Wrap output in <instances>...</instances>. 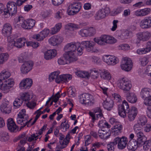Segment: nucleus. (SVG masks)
<instances>
[{
    "label": "nucleus",
    "instance_id": "1",
    "mask_svg": "<svg viewBox=\"0 0 151 151\" xmlns=\"http://www.w3.org/2000/svg\"><path fill=\"white\" fill-rule=\"evenodd\" d=\"M84 48V47L81 46V44L79 42H70L67 44L65 46L64 50L65 53L64 54L67 58L69 57L71 58L72 57L74 60L76 61L77 59L75 56V54L77 52L78 55H81L83 53V51Z\"/></svg>",
    "mask_w": 151,
    "mask_h": 151
},
{
    "label": "nucleus",
    "instance_id": "2",
    "mask_svg": "<svg viewBox=\"0 0 151 151\" xmlns=\"http://www.w3.org/2000/svg\"><path fill=\"white\" fill-rule=\"evenodd\" d=\"M29 117L27 114L26 113L25 110L22 109L19 113L17 118V122L18 124L23 125V127L27 125L29 127V123L32 120V118L28 121Z\"/></svg>",
    "mask_w": 151,
    "mask_h": 151
},
{
    "label": "nucleus",
    "instance_id": "3",
    "mask_svg": "<svg viewBox=\"0 0 151 151\" xmlns=\"http://www.w3.org/2000/svg\"><path fill=\"white\" fill-rule=\"evenodd\" d=\"M79 97L80 103L86 106H93L95 103L94 97L90 94L84 93L80 95Z\"/></svg>",
    "mask_w": 151,
    "mask_h": 151
},
{
    "label": "nucleus",
    "instance_id": "4",
    "mask_svg": "<svg viewBox=\"0 0 151 151\" xmlns=\"http://www.w3.org/2000/svg\"><path fill=\"white\" fill-rule=\"evenodd\" d=\"M117 86L125 92L129 91L132 87L131 82L126 78H123L118 80Z\"/></svg>",
    "mask_w": 151,
    "mask_h": 151
},
{
    "label": "nucleus",
    "instance_id": "5",
    "mask_svg": "<svg viewBox=\"0 0 151 151\" xmlns=\"http://www.w3.org/2000/svg\"><path fill=\"white\" fill-rule=\"evenodd\" d=\"M7 9H4V14H6L9 13L12 16L16 14L17 11V6L16 3L13 1H9L7 4Z\"/></svg>",
    "mask_w": 151,
    "mask_h": 151
},
{
    "label": "nucleus",
    "instance_id": "6",
    "mask_svg": "<svg viewBox=\"0 0 151 151\" xmlns=\"http://www.w3.org/2000/svg\"><path fill=\"white\" fill-rule=\"evenodd\" d=\"M81 46L83 45L85 47L86 50L89 52L97 53L98 50L94 47L96 43L91 41H83L81 42Z\"/></svg>",
    "mask_w": 151,
    "mask_h": 151
},
{
    "label": "nucleus",
    "instance_id": "7",
    "mask_svg": "<svg viewBox=\"0 0 151 151\" xmlns=\"http://www.w3.org/2000/svg\"><path fill=\"white\" fill-rule=\"evenodd\" d=\"M104 62L109 65H114L118 63V59L114 56L110 55H104L102 58Z\"/></svg>",
    "mask_w": 151,
    "mask_h": 151
},
{
    "label": "nucleus",
    "instance_id": "8",
    "mask_svg": "<svg viewBox=\"0 0 151 151\" xmlns=\"http://www.w3.org/2000/svg\"><path fill=\"white\" fill-rule=\"evenodd\" d=\"M122 69L126 71H129L132 69V63L131 59L127 57L124 58H122L121 65Z\"/></svg>",
    "mask_w": 151,
    "mask_h": 151
},
{
    "label": "nucleus",
    "instance_id": "9",
    "mask_svg": "<svg viewBox=\"0 0 151 151\" xmlns=\"http://www.w3.org/2000/svg\"><path fill=\"white\" fill-rule=\"evenodd\" d=\"M129 109L128 104L125 100L123 101L122 105L118 106L119 114L121 116L124 118L126 116V112Z\"/></svg>",
    "mask_w": 151,
    "mask_h": 151
},
{
    "label": "nucleus",
    "instance_id": "10",
    "mask_svg": "<svg viewBox=\"0 0 151 151\" xmlns=\"http://www.w3.org/2000/svg\"><path fill=\"white\" fill-rule=\"evenodd\" d=\"M110 12L109 8L106 6L104 9H102L99 10L95 16V19L99 20L105 17L107 14Z\"/></svg>",
    "mask_w": 151,
    "mask_h": 151
},
{
    "label": "nucleus",
    "instance_id": "11",
    "mask_svg": "<svg viewBox=\"0 0 151 151\" xmlns=\"http://www.w3.org/2000/svg\"><path fill=\"white\" fill-rule=\"evenodd\" d=\"M95 32V30L93 27L82 29L79 32L80 35L83 37H87L93 35Z\"/></svg>",
    "mask_w": 151,
    "mask_h": 151
},
{
    "label": "nucleus",
    "instance_id": "12",
    "mask_svg": "<svg viewBox=\"0 0 151 151\" xmlns=\"http://www.w3.org/2000/svg\"><path fill=\"white\" fill-rule=\"evenodd\" d=\"M34 64L32 61H29L24 63L20 68L21 73L23 74H26L32 69Z\"/></svg>",
    "mask_w": 151,
    "mask_h": 151
},
{
    "label": "nucleus",
    "instance_id": "13",
    "mask_svg": "<svg viewBox=\"0 0 151 151\" xmlns=\"http://www.w3.org/2000/svg\"><path fill=\"white\" fill-rule=\"evenodd\" d=\"M70 8L73 10H71L68 12L69 15H73L78 13L81 8V4L78 2H76L71 4L69 6Z\"/></svg>",
    "mask_w": 151,
    "mask_h": 151
},
{
    "label": "nucleus",
    "instance_id": "14",
    "mask_svg": "<svg viewBox=\"0 0 151 151\" xmlns=\"http://www.w3.org/2000/svg\"><path fill=\"white\" fill-rule=\"evenodd\" d=\"M12 29L11 25L9 23H6L3 25L2 33L4 36L7 37L8 40L10 38V36L12 33Z\"/></svg>",
    "mask_w": 151,
    "mask_h": 151
},
{
    "label": "nucleus",
    "instance_id": "15",
    "mask_svg": "<svg viewBox=\"0 0 151 151\" xmlns=\"http://www.w3.org/2000/svg\"><path fill=\"white\" fill-rule=\"evenodd\" d=\"M115 139L117 141L116 144H118L117 146L119 149L122 150L125 148L128 142L127 137H122L121 138L117 137Z\"/></svg>",
    "mask_w": 151,
    "mask_h": 151
},
{
    "label": "nucleus",
    "instance_id": "16",
    "mask_svg": "<svg viewBox=\"0 0 151 151\" xmlns=\"http://www.w3.org/2000/svg\"><path fill=\"white\" fill-rule=\"evenodd\" d=\"M32 79L26 78L22 80L19 83V88L22 89H29L32 86Z\"/></svg>",
    "mask_w": 151,
    "mask_h": 151
},
{
    "label": "nucleus",
    "instance_id": "17",
    "mask_svg": "<svg viewBox=\"0 0 151 151\" xmlns=\"http://www.w3.org/2000/svg\"><path fill=\"white\" fill-rule=\"evenodd\" d=\"M142 29H147L151 27V17H147L142 19L139 23Z\"/></svg>",
    "mask_w": 151,
    "mask_h": 151
},
{
    "label": "nucleus",
    "instance_id": "18",
    "mask_svg": "<svg viewBox=\"0 0 151 151\" xmlns=\"http://www.w3.org/2000/svg\"><path fill=\"white\" fill-rule=\"evenodd\" d=\"M138 39L139 40L145 41H147L151 36V33L148 31L140 32L137 34Z\"/></svg>",
    "mask_w": 151,
    "mask_h": 151
},
{
    "label": "nucleus",
    "instance_id": "19",
    "mask_svg": "<svg viewBox=\"0 0 151 151\" xmlns=\"http://www.w3.org/2000/svg\"><path fill=\"white\" fill-rule=\"evenodd\" d=\"M5 82L6 83L3 84L1 89L4 91V93H7L9 91L10 89L13 86L14 82L12 79L10 78L6 80Z\"/></svg>",
    "mask_w": 151,
    "mask_h": 151
},
{
    "label": "nucleus",
    "instance_id": "20",
    "mask_svg": "<svg viewBox=\"0 0 151 151\" xmlns=\"http://www.w3.org/2000/svg\"><path fill=\"white\" fill-rule=\"evenodd\" d=\"M8 129L11 132H16L18 131V127L14 121L13 119L9 118L7 120V123Z\"/></svg>",
    "mask_w": 151,
    "mask_h": 151
},
{
    "label": "nucleus",
    "instance_id": "21",
    "mask_svg": "<svg viewBox=\"0 0 151 151\" xmlns=\"http://www.w3.org/2000/svg\"><path fill=\"white\" fill-rule=\"evenodd\" d=\"M137 113V110L135 107H132L126 112L129 120L131 121L134 120Z\"/></svg>",
    "mask_w": 151,
    "mask_h": 151
},
{
    "label": "nucleus",
    "instance_id": "22",
    "mask_svg": "<svg viewBox=\"0 0 151 151\" xmlns=\"http://www.w3.org/2000/svg\"><path fill=\"white\" fill-rule=\"evenodd\" d=\"M57 55V51L55 49L48 50L44 53V58L46 60H49L55 57Z\"/></svg>",
    "mask_w": 151,
    "mask_h": 151
},
{
    "label": "nucleus",
    "instance_id": "23",
    "mask_svg": "<svg viewBox=\"0 0 151 151\" xmlns=\"http://www.w3.org/2000/svg\"><path fill=\"white\" fill-rule=\"evenodd\" d=\"M1 111L5 114H9L12 111V107L8 101L4 102L1 105Z\"/></svg>",
    "mask_w": 151,
    "mask_h": 151
},
{
    "label": "nucleus",
    "instance_id": "24",
    "mask_svg": "<svg viewBox=\"0 0 151 151\" xmlns=\"http://www.w3.org/2000/svg\"><path fill=\"white\" fill-rule=\"evenodd\" d=\"M151 9L149 8H146L139 9L134 12V14L138 17H142L147 15L150 12Z\"/></svg>",
    "mask_w": 151,
    "mask_h": 151
},
{
    "label": "nucleus",
    "instance_id": "25",
    "mask_svg": "<svg viewBox=\"0 0 151 151\" xmlns=\"http://www.w3.org/2000/svg\"><path fill=\"white\" fill-rule=\"evenodd\" d=\"M63 56L64 59L60 58L58 60V62L59 64L64 65L65 64H69L71 63L76 61L74 60V59H73V58L72 57L71 58L69 57L68 58H67L66 57V56H65V54L63 55Z\"/></svg>",
    "mask_w": 151,
    "mask_h": 151
},
{
    "label": "nucleus",
    "instance_id": "26",
    "mask_svg": "<svg viewBox=\"0 0 151 151\" xmlns=\"http://www.w3.org/2000/svg\"><path fill=\"white\" fill-rule=\"evenodd\" d=\"M72 78V76L69 74H63L60 75L58 79L57 80L58 83H66Z\"/></svg>",
    "mask_w": 151,
    "mask_h": 151
},
{
    "label": "nucleus",
    "instance_id": "27",
    "mask_svg": "<svg viewBox=\"0 0 151 151\" xmlns=\"http://www.w3.org/2000/svg\"><path fill=\"white\" fill-rule=\"evenodd\" d=\"M139 147L136 140H130L127 145L129 151H135Z\"/></svg>",
    "mask_w": 151,
    "mask_h": 151
},
{
    "label": "nucleus",
    "instance_id": "28",
    "mask_svg": "<svg viewBox=\"0 0 151 151\" xmlns=\"http://www.w3.org/2000/svg\"><path fill=\"white\" fill-rule=\"evenodd\" d=\"M108 35H104L101 36L99 38L94 39V42L100 45H104L107 44Z\"/></svg>",
    "mask_w": 151,
    "mask_h": 151
},
{
    "label": "nucleus",
    "instance_id": "29",
    "mask_svg": "<svg viewBox=\"0 0 151 151\" xmlns=\"http://www.w3.org/2000/svg\"><path fill=\"white\" fill-rule=\"evenodd\" d=\"M141 97L144 100L151 96V89L149 88H142L140 92Z\"/></svg>",
    "mask_w": 151,
    "mask_h": 151
},
{
    "label": "nucleus",
    "instance_id": "30",
    "mask_svg": "<svg viewBox=\"0 0 151 151\" xmlns=\"http://www.w3.org/2000/svg\"><path fill=\"white\" fill-rule=\"evenodd\" d=\"M103 105L105 109L108 111H110L112 108L113 105V102L110 99L107 98L103 104Z\"/></svg>",
    "mask_w": 151,
    "mask_h": 151
},
{
    "label": "nucleus",
    "instance_id": "31",
    "mask_svg": "<svg viewBox=\"0 0 151 151\" xmlns=\"http://www.w3.org/2000/svg\"><path fill=\"white\" fill-rule=\"evenodd\" d=\"M27 41L24 38H19L14 41V46L17 48H20L24 46Z\"/></svg>",
    "mask_w": 151,
    "mask_h": 151
},
{
    "label": "nucleus",
    "instance_id": "32",
    "mask_svg": "<svg viewBox=\"0 0 151 151\" xmlns=\"http://www.w3.org/2000/svg\"><path fill=\"white\" fill-rule=\"evenodd\" d=\"M127 100L132 103H134L137 101V98L136 95L133 93H127L126 94Z\"/></svg>",
    "mask_w": 151,
    "mask_h": 151
},
{
    "label": "nucleus",
    "instance_id": "33",
    "mask_svg": "<svg viewBox=\"0 0 151 151\" xmlns=\"http://www.w3.org/2000/svg\"><path fill=\"white\" fill-rule=\"evenodd\" d=\"M60 73V72L59 71H56L52 73L49 75V80L50 81H52L55 80V82L58 83L57 80L58 79V78L60 77V75H59Z\"/></svg>",
    "mask_w": 151,
    "mask_h": 151
},
{
    "label": "nucleus",
    "instance_id": "34",
    "mask_svg": "<svg viewBox=\"0 0 151 151\" xmlns=\"http://www.w3.org/2000/svg\"><path fill=\"white\" fill-rule=\"evenodd\" d=\"M25 20L24 18L22 16H19L18 19L14 22V25L15 28H20L21 26L22 23H23Z\"/></svg>",
    "mask_w": 151,
    "mask_h": 151
},
{
    "label": "nucleus",
    "instance_id": "35",
    "mask_svg": "<svg viewBox=\"0 0 151 151\" xmlns=\"http://www.w3.org/2000/svg\"><path fill=\"white\" fill-rule=\"evenodd\" d=\"M10 73L7 70H4L0 73V79L5 80L9 78L10 76Z\"/></svg>",
    "mask_w": 151,
    "mask_h": 151
},
{
    "label": "nucleus",
    "instance_id": "36",
    "mask_svg": "<svg viewBox=\"0 0 151 151\" xmlns=\"http://www.w3.org/2000/svg\"><path fill=\"white\" fill-rule=\"evenodd\" d=\"M62 27V24L58 23L56 24L55 27L52 28L50 32L51 35H54L59 32Z\"/></svg>",
    "mask_w": 151,
    "mask_h": 151
},
{
    "label": "nucleus",
    "instance_id": "37",
    "mask_svg": "<svg viewBox=\"0 0 151 151\" xmlns=\"http://www.w3.org/2000/svg\"><path fill=\"white\" fill-rule=\"evenodd\" d=\"M23 102V100L20 98V96L19 98H16L13 103L14 108L17 109L19 108L22 104Z\"/></svg>",
    "mask_w": 151,
    "mask_h": 151
},
{
    "label": "nucleus",
    "instance_id": "38",
    "mask_svg": "<svg viewBox=\"0 0 151 151\" xmlns=\"http://www.w3.org/2000/svg\"><path fill=\"white\" fill-rule=\"evenodd\" d=\"M116 141L115 140V138L112 142H111L107 145V149L108 151H114L115 148L116 144Z\"/></svg>",
    "mask_w": 151,
    "mask_h": 151
},
{
    "label": "nucleus",
    "instance_id": "39",
    "mask_svg": "<svg viewBox=\"0 0 151 151\" xmlns=\"http://www.w3.org/2000/svg\"><path fill=\"white\" fill-rule=\"evenodd\" d=\"M99 136L101 139H107L110 136V135L107 134L108 133L102 129H99L98 131Z\"/></svg>",
    "mask_w": 151,
    "mask_h": 151
},
{
    "label": "nucleus",
    "instance_id": "40",
    "mask_svg": "<svg viewBox=\"0 0 151 151\" xmlns=\"http://www.w3.org/2000/svg\"><path fill=\"white\" fill-rule=\"evenodd\" d=\"M9 58V55L7 53H1L0 54V64H3L6 62Z\"/></svg>",
    "mask_w": 151,
    "mask_h": 151
},
{
    "label": "nucleus",
    "instance_id": "41",
    "mask_svg": "<svg viewBox=\"0 0 151 151\" xmlns=\"http://www.w3.org/2000/svg\"><path fill=\"white\" fill-rule=\"evenodd\" d=\"M19 96H20V98L23 100V101H28L31 98L30 95L28 92L21 93L20 94Z\"/></svg>",
    "mask_w": 151,
    "mask_h": 151
},
{
    "label": "nucleus",
    "instance_id": "42",
    "mask_svg": "<svg viewBox=\"0 0 151 151\" xmlns=\"http://www.w3.org/2000/svg\"><path fill=\"white\" fill-rule=\"evenodd\" d=\"M101 79L109 80L111 78V76L107 71H104L101 73Z\"/></svg>",
    "mask_w": 151,
    "mask_h": 151
},
{
    "label": "nucleus",
    "instance_id": "43",
    "mask_svg": "<svg viewBox=\"0 0 151 151\" xmlns=\"http://www.w3.org/2000/svg\"><path fill=\"white\" fill-rule=\"evenodd\" d=\"M113 129L115 134H118L121 132V130L122 129V126L119 123L118 124L114 125L113 127Z\"/></svg>",
    "mask_w": 151,
    "mask_h": 151
},
{
    "label": "nucleus",
    "instance_id": "44",
    "mask_svg": "<svg viewBox=\"0 0 151 151\" xmlns=\"http://www.w3.org/2000/svg\"><path fill=\"white\" fill-rule=\"evenodd\" d=\"M80 28V27L77 24L69 23L65 25V29L70 30L71 28H73V29H77Z\"/></svg>",
    "mask_w": 151,
    "mask_h": 151
},
{
    "label": "nucleus",
    "instance_id": "45",
    "mask_svg": "<svg viewBox=\"0 0 151 151\" xmlns=\"http://www.w3.org/2000/svg\"><path fill=\"white\" fill-rule=\"evenodd\" d=\"M147 122V119L146 117L144 116H142L139 117L137 123L141 125V126L143 127L145 124Z\"/></svg>",
    "mask_w": 151,
    "mask_h": 151
},
{
    "label": "nucleus",
    "instance_id": "46",
    "mask_svg": "<svg viewBox=\"0 0 151 151\" xmlns=\"http://www.w3.org/2000/svg\"><path fill=\"white\" fill-rule=\"evenodd\" d=\"M130 32L128 31H126L123 32L120 35L118 36V38L119 39L123 40L127 38L129 36Z\"/></svg>",
    "mask_w": 151,
    "mask_h": 151
},
{
    "label": "nucleus",
    "instance_id": "47",
    "mask_svg": "<svg viewBox=\"0 0 151 151\" xmlns=\"http://www.w3.org/2000/svg\"><path fill=\"white\" fill-rule=\"evenodd\" d=\"M32 37L34 39L38 41L43 40L45 38L42 35V33L40 32L39 34L34 35Z\"/></svg>",
    "mask_w": 151,
    "mask_h": 151
},
{
    "label": "nucleus",
    "instance_id": "48",
    "mask_svg": "<svg viewBox=\"0 0 151 151\" xmlns=\"http://www.w3.org/2000/svg\"><path fill=\"white\" fill-rule=\"evenodd\" d=\"M149 52H150L149 49L146 46L145 48H139L137 50V53L139 55L145 54Z\"/></svg>",
    "mask_w": 151,
    "mask_h": 151
},
{
    "label": "nucleus",
    "instance_id": "49",
    "mask_svg": "<svg viewBox=\"0 0 151 151\" xmlns=\"http://www.w3.org/2000/svg\"><path fill=\"white\" fill-rule=\"evenodd\" d=\"M70 127V125L66 122V120H65L64 122L61 123L60 125V128L61 129H63L64 132H65Z\"/></svg>",
    "mask_w": 151,
    "mask_h": 151
},
{
    "label": "nucleus",
    "instance_id": "50",
    "mask_svg": "<svg viewBox=\"0 0 151 151\" xmlns=\"http://www.w3.org/2000/svg\"><path fill=\"white\" fill-rule=\"evenodd\" d=\"M147 138L146 137H143L141 138H137L136 142L139 147L143 145L144 143L147 140Z\"/></svg>",
    "mask_w": 151,
    "mask_h": 151
},
{
    "label": "nucleus",
    "instance_id": "51",
    "mask_svg": "<svg viewBox=\"0 0 151 151\" xmlns=\"http://www.w3.org/2000/svg\"><path fill=\"white\" fill-rule=\"evenodd\" d=\"M9 136L8 133L6 132H2L0 138V140L3 142H5L8 140Z\"/></svg>",
    "mask_w": 151,
    "mask_h": 151
},
{
    "label": "nucleus",
    "instance_id": "52",
    "mask_svg": "<svg viewBox=\"0 0 151 151\" xmlns=\"http://www.w3.org/2000/svg\"><path fill=\"white\" fill-rule=\"evenodd\" d=\"M112 96L114 99V101L116 103H119L122 101L120 96L118 94L114 93L112 94Z\"/></svg>",
    "mask_w": 151,
    "mask_h": 151
},
{
    "label": "nucleus",
    "instance_id": "53",
    "mask_svg": "<svg viewBox=\"0 0 151 151\" xmlns=\"http://www.w3.org/2000/svg\"><path fill=\"white\" fill-rule=\"evenodd\" d=\"M26 44L27 46H30L34 48H37L39 45L38 42H26Z\"/></svg>",
    "mask_w": 151,
    "mask_h": 151
},
{
    "label": "nucleus",
    "instance_id": "54",
    "mask_svg": "<svg viewBox=\"0 0 151 151\" xmlns=\"http://www.w3.org/2000/svg\"><path fill=\"white\" fill-rule=\"evenodd\" d=\"M143 149L145 150H147L151 147V140H146L143 145Z\"/></svg>",
    "mask_w": 151,
    "mask_h": 151
},
{
    "label": "nucleus",
    "instance_id": "55",
    "mask_svg": "<svg viewBox=\"0 0 151 151\" xmlns=\"http://www.w3.org/2000/svg\"><path fill=\"white\" fill-rule=\"evenodd\" d=\"M90 76L93 79L97 78L99 76L98 71L95 70H91L90 72Z\"/></svg>",
    "mask_w": 151,
    "mask_h": 151
},
{
    "label": "nucleus",
    "instance_id": "56",
    "mask_svg": "<svg viewBox=\"0 0 151 151\" xmlns=\"http://www.w3.org/2000/svg\"><path fill=\"white\" fill-rule=\"evenodd\" d=\"M27 57V55L26 52L22 53L19 58V60L20 63H22L25 60Z\"/></svg>",
    "mask_w": 151,
    "mask_h": 151
},
{
    "label": "nucleus",
    "instance_id": "57",
    "mask_svg": "<svg viewBox=\"0 0 151 151\" xmlns=\"http://www.w3.org/2000/svg\"><path fill=\"white\" fill-rule=\"evenodd\" d=\"M142 127V126H141V125L137 123L135 124L134 127V129L135 133L141 132Z\"/></svg>",
    "mask_w": 151,
    "mask_h": 151
},
{
    "label": "nucleus",
    "instance_id": "58",
    "mask_svg": "<svg viewBox=\"0 0 151 151\" xmlns=\"http://www.w3.org/2000/svg\"><path fill=\"white\" fill-rule=\"evenodd\" d=\"M75 90L74 88H69L68 89V96L70 97H73L75 96Z\"/></svg>",
    "mask_w": 151,
    "mask_h": 151
},
{
    "label": "nucleus",
    "instance_id": "59",
    "mask_svg": "<svg viewBox=\"0 0 151 151\" xmlns=\"http://www.w3.org/2000/svg\"><path fill=\"white\" fill-rule=\"evenodd\" d=\"M60 144V148L61 149H63L66 147L68 144V141H66V140L63 139V140L59 141Z\"/></svg>",
    "mask_w": 151,
    "mask_h": 151
},
{
    "label": "nucleus",
    "instance_id": "60",
    "mask_svg": "<svg viewBox=\"0 0 151 151\" xmlns=\"http://www.w3.org/2000/svg\"><path fill=\"white\" fill-rule=\"evenodd\" d=\"M107 37V43L113 44L116 43L117 41L113 37L108 35Z\"/></svg>",
    "mask_w": 151,
    "mask_h": 151
},
{
    "label": "nucleus",
    "instance_id": "61",
    "mask_svg": "<svg viewBox=\"0 0 151 151\" xmlns=\"http://www.w3.org/2000/svg\"><path fill=\"white\" fill-rule=\"evenodd\" d=\"M129 48L130 46L129 45L126 44L120 45L119 46V50H126L129 49Z\"/></svg>",
    "mask_w": 151,
    "mask_h": 151
},
{
    "label": "nucleus",
    "instance_id": "62",
    "mask_svg": "<svg viewBox=\"0 0 151 151\" xmlns=\"http://www.w3.org/2000/svg\"><path fill=\"white\" fill-rule=\"evenodd\" d=\"M28 27H29V29H31L34 26L35 21L33 19H29L28 20Z\"/></svg>",
    "mask_w": 151,
    "mask_h": 151
},
{
    "label": "nucleus",
    "instance_id": "63",
    "mask_svg": "<svg viewBox=\"0 0 151 151\" xmlns=\"http://www.w3.org/2000/svg\"><path fill=\"white\" fill-rule=\"evenodd\" d=\"M90 60L93 62L96 63H99L100 61V59L99 58L94 56H91Z\"/></svg>",
    "mask_w": 151,
    "mask_h": 151
},
{
    "label": "nucleus",
    "instance_id": "64",
    "mask_svg": "<svg viewBox=\"0 0 151 151\" xmlns=\"http://www.w3.org/2000/svg\"><path fill=\"white\" fill-rule=\"evenodd\" d=\"M144 104L147 106H151V96L145 99Z\"/></svg>",
    "mask_w": 151,
    "mask_h": 151
}]
</instances>
